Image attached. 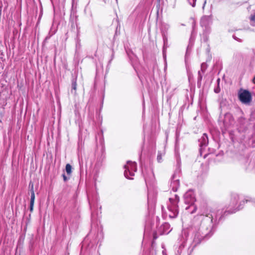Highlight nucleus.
<instances>
[{
  "label": "nucleus",
  "instance_id": "obj_13",
  "mask_svg": "<svg viewBox=\"0 0 255 255\" xmlns=\"http://www.w3.org/2000/svg\"><path fill=\"white\" fill-rule=\"evenodd\" d=\"M31 195L30 204H34V200H35V194H34V191L33 189V185H32V189L31 190Z\"/></svg>",
  "mask_w": 255,
  "mask_h": 255
},
{
  "label": "nucleus",
  "instance_id": "obj_25",
  "mask_svg": "<svg viewBox=\"0 0 255 255\" xmlns=\"http://www.w3.org/2000/svg\"><path fill=\"white\" fill-rule=\"evenodd\" d=\"M162 254H163V255H167L165 250H163L162 251Z\"/></svg>",
  "mask_w": 255,
  "mask_h": 255
},
{
  "label": "nucleus",
  "instance_id": "obj_10",
  "mask_svg": "<svg viewBox=\"0 0 255 255\" xmlns=\"http://www.w3.org/2000/svg\"><path fill=\"white\" fill-rule=\"evenodd\" d=\"M199 144L201 147L206 146L208 143V137L206 133H204L202 137L199 139Z\"/></svg>",
  "mask_w": 255,
  "mask_h": 255
},
{
  "label": "nucleus",
  "instance_id": "obj_11",
  "mask_svg": "<svg viewBox=\"0 0 255 255\" xmlns=\"http://www.w3.org/2000/svg\"><path fill=\"white\" fill-rule=\"evenodd\" d=\"M162 228L163 229L162 234H167L171 231V230H170V225L168 223H165L163 224Z\"/></svg>",
  "mask_w": 255,
  "mask_h": 255
},
{
  "label": "nucleus",
  "instance_id": "obj_18",
  "mask_svg": "<svg viewBox=\"0 0 255 255\" xmlns=\"http://www.w3.org/2000/svg\"><path fill=\"white\" fill-rule=\"evenodd\" d=\"M76 86H77L76 82V81L73 80L72 81V89H73L74 90L76 91Z\"/></svg>",
  "mask_w": 255,
  "mask_h": 255
},
{
  "label": "nucleus",
  "instance_id": "obj_19",
  "mask_svg": "<svg viewBox=\"0 0 255 255\" xmlns=\"http://www.w3.org/2000/svg\"><path fill=\"white\" fill-rule=\"evenodd\" d=\"M157 160L158 162H161L162 161V155L161 154L158 153L157 157Z\"/></svg>",
  "mask_w": 255,
  "mask_h": 255
},
{
  "label": "nucleus",
  "instance_id": "obj_14",
  "mask_svg": "<svg viewBox=\"0 0 255 255\" xmlns=\"http://www.w3.org/2000/svg\"><path fill=\"white\" fill-rule=\"evenodd\" d=\"M66 171L68 174H70L72 172V166L70 164H67L66 165Z\"/></svg>",
  "mask_w": 255,
  "mask_h": 255
},
{
  "label": "nucleus",
  "instance_id": "obj_23",
  "mask_svg": "<svg viewBox=\"0 0 255 255\" xmlns=\"http://www.w3.org/2000/svg\"><path fill=\"white\" fill-rule=\"evenodd\" d=\"M33 207H34V204H30L29 209H30V211L31 212H32L33 210Z\"/></svg>",
  "mask_w": 255,
  "mask_h": 255
},
{
  "label": "nucleus",
  "instance_id": "obj_5",
  "mask_svg": "<svg viewBox=\"0 0 255 255\" xmlns=\"http://www.w3.org/2000/svg\"><path fill=\"white\" fill-rule=\"evenodd\" d=\"M124 168L125 176L128 179H132V178L131 177L134 175V173L137 170L136 163L134 162L128 161H127V164L125 165Z\"/></svg>",
  "mask_w": 255,
  "mask_h": 255
},
{
  "label": "nucleus",
  "instance_id": "obj_29",
  "mask_svg": "<svg viewBox=\"0 0 255 255\" xmlns=\"http://www.w3.org/2000/svg\"><path fill=\"white\" fill-rule=\"evenodd\" d=\"M181 248H182L181 247H180L179 250H181Z\"/></svg>",
  "mask_w": 255,
  "mask_h": 255
},
{
  "label": "nucleus",
  "instance_id": "obj_17",
  "mask_svg": "<svg viewBox=\"0 0 255 255\" xmlns=\"http://www.w3.org/2000/svg\"><path fill=\"white\" fill-rule=\"evenodd\" d=\"M207 65L205 63H203L201 65V69L202 72H204L205 70L206 69Z\"/></svg>",
  "mask_w": 255,
  "mask_h": 255
},
{
  "label": "nucleus",
  "instance_id": "obj_8",
  "mask_svg": "<svg viewBox=\"0 0 255 255\" xmlns=\"http://www.w3.org/2000/svg\"><path fill=\"white\" fill-rule=\"evenodd\" d=\"M234 123V120L233 116L229 113L225 115L224 119L221 123V126L222 130H227L231 125Z\"/></svg>",
  "mask_w": 255,
  "mask_h": 255
},
{
  "label": "nucleus",
  "instance_id": "obj_27",
  "mask_svg": "<svg viewBox=\"0 0 255 255\" xmlns=\"http://www.w3.org/2000/svg\"><path fill=\"white\" fill-rule=\"evenodd\" d=\"M215 92L217 93L219 92V91L217 89H215Z\"/></svg>",
  "mask_w": 255,
  "mask_h": 255
},
{
  "label": "nucleus",
  "instance_id": "obj_1",
  "mask_svg": "<svg viewBox=\"0 0 255 255\" xmlns=\"http://www.w3.org/2000/svg\"><path fill=\"white\" fill-rule=\"evenodd\" d=\"M202 215L205 216L203 219V222L195 235L194 241L197 243L201 242L202 239L208 236L211 232L212 228V223L214 219L215 213L211 211L209 213L207 210L202 213Z\"/></svg>",
  "mask_w": 255,
  "mask_h": 255
},
{
  "label": "nucleus",
  "instance_id": "obj_9",
  "mask_svg": "<svg viewBox=\"0 0 255 255\" xmlns=\"http://www.w3.org/2000/svg\"><path fill=\"white\" fill-rule=\"evenodd\" d=\"M212 22V17L210 16H204L201 19V25L202 27H205V30H208V27L210 26Z\"/></svg>",
  "mask_w": 255,
  "mask_h": 255
},
{
  "label": "nucleus",
  "instance_id": "obj_12",
  "mask_svg": "<svg viewBox=\"0 0 255 255\" xmlns=\"http://www.w3.org/2000/svg\"><path fill=\"white\" fill-rule=\"evenodd\" d=\"M154 178V175L152 173V172L150 171L149 176H145V182L146 184H147L148 182H149L150 181H151L153 180Z\"/></svg>",
  "mask_w": 255,
  "mask_h": 255
},
{
  "label": "nucleus",
  "instance_id": "obj_26",
  "mask_svg": "<svg viewBox=\"0 0 255 255\" xmlns=\"http://www.w3.org/2000/svg\"><path fill=\"white\" fill-rule=\"evenodd\" d=\"M206 3V0H205L204 2L203 6V8H204Z\"/></svg>",
  "mask_w": 255,
  "mask_h": 255
},
{
  "label": "nucleus",
  "instance_id": "obj_3",
  "mask_svg": "<svg viewBox=\"0 0 255 255\" xmlns=\"http://www.w3.org/2000/svg\"><path fill=\"white\" fill-rule=\"evenodd\" d=\"M184 199L185 204L189 205L186 207V210H188L191 209L192 210L191 211H189V212L191 214L194 213L196 210V207L194 205L195 198L193 191L188 190L187 191L184 195Z\"/></svg>",
  "mask_w": 255,
  "mask_h": 255
},
{
  "label": "nucleus",
  "instance_id": "obj_24",
  "mask_svg": "<svg viewBox=\"0 0 255 255\" xmlns=\"http://www.w3.org/2000/svg\"><path fill=\"white\" fill-rule=\"evenodd\" d=\"M63 177L64 180L65 181H66L68 179L67 177L64 174L63 175Z\"/></svg>",
  "mask_w": 255,
  "mask_h": 255
},
{
  "label": "nucleus",
  "instance_id": "obj_30",
  "mask_svg": "<svg viewBox=\"0 0 255 255\" xmlns=\"http://www.w3.org/2000/svg\"><path fill=\"white\" fill-rule=\"evenodd\" d=\"M143 176H144V177H145L146 176H145V175H143Z\"/></svg>",
  "mask_w": 255,
  "mask_h": 255
},
{
  "label": "nucleus",
  "instance_id": "obj_16",
  "mask_svg": "<svg viewBox=\"0 0 255 255\" xmlns=\"http://www.w3.org/2000/svg\"><path fill=\"white\" fill-rule=\"evenodd\" d=\"M188 1L193 7L195 6L196 0H188Z\"/></svg>",
  "mask_w": 255,
  "mask_h": 255
},
{
  "label": "nucleus",
  "instance_id": "obj_7",
  "mask_svg": "<svg viewBox=\"0 0 255 255\" xmlns=\"http://www.w3.org/2000/svg\"><path fill=\"white\" fill-rule=\"evenodd\" d=\"M238 98L242 103L245 105H250L252 101L251 93L243 89H240L238 92Z\"/></svg>",
  "mask_w": 255,
  "mask_h": 255
},
{
  "label": "nucleus",
  "instance_id": "obj_15",
  "mask_svg": "<svg viewBox=\"0 0 255 255\" xmlns=\"http://www.w3.org/2000/svg\"><path fill=\"white\" fill-rule=\"evenodd\" d=\"M250 20L251 25L255 26V13L251 16Z\"/></svg>",
  "mask_w": 255,
  "mask_h": 255
},
{
  "label": "nucleus",
  "instance_id": "obj_20",
  "mask_svg": "<svg viewBox=\"0 0 255 255\" xmlns=\"http://www.w3.org/2000/svg\"><path fill=\"white\" fill-rule=\"evenodd\" d=\"M246 202L249 201V202H255V199H253L252 198H250V197H248L247 199H246Z\"/></svg>",
  "mask_w": 255,
  "mask_h": 255
},
{
  "label": "nucleus",
  "instance_id": "obj_4",
  "mask_svg": "<svg viewBox=\"0 0 255 255\" xmlns=\"http://www.w3.org/2000/svg\"><path fill=\"white\" fill-rule=\"evenodd\" d=\"M180 160L177 159V164L179 166L180 165ZM181 172V169L180 167H178L177 169L175 171L173 175L171 178V181L170 183V187L172 188V190L176 192L177 191L178 187L180 185L179 179V177Z\"/></svg>",
  "mask_w": 255,
  "mask_h": 255
},
{
  "label": "nucleus",
  "instance_id": "obj_2",
  "mask_svg": "<svg viewBox=\"0 0 255 255\" xmlns=\"http://www.w3.org/2000/svg\"><path fill=\"white\" fill-rule=\"evenodd\" d=\"M179 201V197L176 194L173 197L169 198L167 205L168 211V214L170 218H174L177 216L178 214V203Z\"/></svg>",
  "mask_w": 255,
  "mask_h": 255
},
{
  "label": "nucleus",
  "instance_id": "obj_22",
  "mask_svg": "<svg viewBox=\"0 0 255 255\" xmlns=\"http://www.w3.org/2000/svg\"><path fill=\"white\" fill-rule=\"evenodd\" d=\"M201 71H199L198 72V80H202V76L201 75Z\"/></svg>",
  "mask_w": 255,
  "mask_h": 255
},
{
  "label": "nucleus",
  "instance_id": "obj_28",
  "mask_svg": "<svg viewBox=\"0 0 255 255\" xmlns=\"http://www.w3.org/2000/svg\"><path fill=\"white\" fill-rule=\"evenodd\" d=\"M156 238H157V237H156V236H155L154 235V239H156Z\"/></svg>",
  "mask_w": 255,
  "mask_h": 255
},
{
  "label": "nucleus",
  "instance_id": "obj_21",
  "mask_svg": "<svg viewBox=\"0 0 255 255\" xmlns=\"http://www.w3.org/2000/svg\"><path fill=\"white\" fill-rule=\"evenodd\" d=\"M163 41H164V45H165V44L167 42V38L166 37L165 34L163 35Z\"/></svg>",
  "mask_w": 255,
  "mask_h": 255
},
{
  "label": "nucleus",
  "instance_id": "obj_6",
  "mask_svg": "<svg viewBox=\"0 0 255 255\" xmlns=\"http://www.w3.org/2000/svg\"><path fill=\"white\" fill-rule=\"evenodd\" d=\"M239 199V196L238 194H234L232 195L229 206V211L232 210L231 211V213L236 212L242 208V205L243 204H244L245 201H243L238 204Z\"/></svg>",
  "mask_w": 255,
  "mask_h": 255
}]
</instances>
